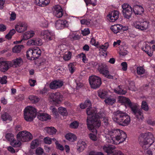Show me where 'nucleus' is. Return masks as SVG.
I'll use <instances>...</instances> for the list:
<instances>
[{
  "label": "nucleus",
  "instance_id": "46",
  "mask_svg": "<svg viewBox=\"0 0 155 155\" xmlns=\"http://www.w3.org/2000/svg\"><path fill=\"white\" fill-rule=\"evenodd\" d=\"M109 46L108 43H106L103 45H100L98 48L101 49L102 50L104 51H106Z\"/></svg>",
  "mask_w": 155,
  "mask_h": 155
},
{
  "label": "nucleus",
  "instance_id": "27",
  "mask_svg": "<svg viewBox=\"0 0 155 155\" xmlns=\"http://www.w3.org/2000/svg\"><path fill=\"white\" fill-rule=\"evenodd\" d=\"M119 101L120 102L124 103L129 106L131 108L134 105H133L129 99L123 96H120L119 97Z\"/></svg>",
  "mask_w": 155,
  "mask_h": 155
},
{
  "label": "nucleus",
  "instance_id": "44",
  "mask_svg": "<svg viewBox=\"0 0 155 155\" xmlns=\"http://www.w3.org/2000/svg\"><path fill=\"white\" fill-rule=\"evenodd\" d=\"M145 70L142 67H137V73L139 75H142L145 72Z\"/></svg>",
  "mask_w": 155,
  "mask_h": 155
},
{
  "label": "nucleus",
  "instance_id": "19",
  "mask_svg": "<svg viewBox=\"0 0 155 155\" xmlns=\"http://www.w3.org/2000/svg\"><path fill=\"white\" fill-rule=\"evenodd\" d=\"M27 44L28 45L41 46L43 44V42L41 39L36 38L29 40L27 41Z\"/></svg>",
  "mask_w": 155,
  "mask_h": 155
},
{
  "label": "nucleus",
  "instance_id": "15",
  "mask_svg": "<svg viewBox=\"0 0 155 155\" xmlns=\"http://www.w3.org/2000/svg\"><path fill=\"white\" fill-rule=\"evenodd\" d=\"M11 61H2L0 62V70L2 72L7 71L10 67H12Z\"/></svg>",
  "mask_w": 155,
  "mask_h": 155
},
{
  "label": "nucleus",
  "instance_id": "63",
  "mask_svg": "<svg viewBox=\"0 0 155 155\" xmlns=\"http://www.w3.org/2000/svg\"><path fill=\"white\" fill-rule=\"evenodd\" d=\"M90 33V31L88 28H85L82 31V34L84 36L87 35Z\"/></svg>",
  "mask_w": 155,
  "mask_h": 155
},
{
  "label": "nucleus",
  "instance_id": "36",
  "mask_svg": "<svg viewBox=\"0 0 155 155\" xmlns=\"http://www.w3.org/2000/svg\"><path fill=\"white\" fill-rule=\"evenodd\" d=\"M24 47V46L22 45H16L13 48L12 51L15 53H19Z\"/></svg>",
  "mask_w": 155,
  "mask_h": 155
},
{
  "label": "nucleus",
  "instance_id": "64",
  "mask_svg": "<svg viewBox=\"0 0 155 155\" xmlns=\"http://www.w3.org/2000/svg\"><path fill=\"white\" fill-rule=\"evenodd\" d=\"M55 143L56 145L57 148L61 150H64V147L62 145L58 143L57 141L55 142Z\"/></svg>",
  "mask_w": 155,
  "mask_h": 155
},
{
  "label": "nucleus",
  "instance_id": "43",
  "mask_svg": "<svg viewBox=\"0 0 155 155\" xmlns=\"http://www.w3.org/2000/svg\"><path fill=\"white\" fill-rule=\"evenodd\" d=\"M26 131H23L19 132L17 135V138L18 139L22 141V139L24 138V136L25 134Z\"/></svg>",
  "mask_w": 155,
  "mask_h": 155
},
{
  "label": "nucleus",
  "instance_id": "10",
  "mask_svg": "<svg viewBox=\"0 0 155 155\" xmlns=\"http://www.w3.org/2000/svg\"><path fill=\"white\" fill-rule=\"evenodd\" d=\"M123 15L126 18L129 19L133 13L132 8L130 5L127 4H124L122 6Z\"/></svg>",
  "mask_w": 155,
  "mask_h": 155
},
{
  "label": "nucleus",
  "instance_id": "45",
  "mask_svg": "<svg viewBox=\"0 0 155 155\" xmlns=\"http://www.w3.org/2000/svg\"><path fill=\"white\" fill-rule=\"evenodd\" d=\"M2 118L3 121H6L7 120H11V118L10 115L7 113H5L2 116Z\"/></svg>",
  "mask_w": 155,
  "mask_h": 155
},
{
  "label": "nucleus",
  "instance_id": "54",
  "mask_svg": "<svg viewBox=\"0 0 155 155\" xmlns=\"http://www.w3.org/2000/svg\"><path fill=\"white\" fill-rule=\"evenodd\" d=\"M50 109L51 110L53 114L55 115L56 117L57 118L58 115V112L57 110L53 106H51Z\"/></svg>",
  "mask_w": 155,
  "mask_h": 155
},
{
  "label": "nucleus",
  "instance_id": "17",
  "mask_svg": "<svg viewBox=\"0 0 155 155\" xmlns=\"http://www.w3.org/2000/svg\"><path fill=\"white\" fill-rule=\"evenodd\" d=\"M52 10L54 15L57 17H61L63 15V10L59 5H57L54 6Z\"/></svg>",
  "mask_w": 155,
  "mask_h": 155
},
{
  "label": "nucleus",
  "instance_id": "9",
  "mask_svg": "<svg viewBox=\"0 0 155 155\" xmlns=\"http://www.w3.org/2000/svg\"><path fill=\"white\" fill-rule=\"evenodd\" d=\"M134 27L140 30L144 31L148 29L150 26L149 22L147 21H136L134 23Z\"/></svg>",
  "mask_w": 155,
  "mask_h": 155
},
{
  "label": "nucleus",
  "instance_id": "40",
  "mask_svg": "<svg viewBox=\"0 0 155 155\" xmlns=\"http://www.w3.org/2000/svg\"><path fill=\"white\" fill-rule=\"evenodd\" d=\"M71 55L72 53L71 52H66L65 53L63 56V59L65 61H68L71 58Z\"/></svg>",
  "mask_w": 155,
  "mask_h": 155
},
{
  "label": "nucleus",
  "instance_id": "53",
  "mask_svg": "<svg viewBox=\"0 0 155 155\" xmlns=\"http://www.w3.org/2000/svg\"><path fill=\"white\" fill-rule=\"evenodd\" d=\"M141 107L145 111H147L149 109V107L147 103L144 101H142Z\"/></svg>",
  "mask_w": 155,
  "mask_h": 155
},
{
  "label": "nucleus",
  "instance_id": "21",
  "mask_svg": "<svg viewBox=\"0 0 155 155\" xmlns=\"http://www.w3.org/2000/svg\"><path fill=\"white\" fill-rule=\"evenodd\" d=\"M63 85V81H55L51 83L49 87L51 89H55L61 87Z\"/></svg>",
  "mask_w": 155,
  "mask_h": 155
},
{
  "label": "nucleus",
  "instance_id": "13",
  "mask_svg": "<svg viewBox=\"0 0 155 155\" xmlns=\"http://www.w3.org/2000/svg\"><path fill=\"white\" fill-rule=\"evenodd\" d=\"M131 109L133 114L139 120H142L143 119L144 117L142 110L139 109L137 106L134 105L132 107Z\"/></svg>",
  "mask_w": 155,
  "mask_h": 155
},
{
  "label": "nucleus",
  "instance_id": "59",
  "mask_svg": "<svg viewBox=\"0 0 155 155\" xmlns=\"http://www.w3.org/2000/svg\"><path fill=\"white\" fill-rule=\"evenodd\" d=\"M41 26L44 28H47L48 26V22L45 19H43L41 24Z\"/></svg>",
  "mask_w": 155,
  "mask_h": 155
},
{
  "label": "nucleus",
  "instance_id": "29",
  "mask_svg": "<svg viewBox=\"0 0 155 155\" xmlns=\"http://www.w3.org/2000/svg\"><path fill=\"white\" fill-rule=\"evenodd\" d=\"M36 4L41 7H44L48 5L50 2L49 0H35Z\"/></svg>",
  "mask_w": 155,
  "mask_h": 155
},
{
  "label": "nucleus",
  "instance_id": "20",
  "mask_svg": "<svg viewBox=\"0 0 155 155\" xmlns=\"http://www.w3.org/2000/svg\"><path fill=\"white\" fill-rule=\"evenodd\" d=\"M119 17V12L117 11L112 12L107 16V18L110 21L113 22L116 21Z\"/></svg>",
  "mask_w": 155,
  "mask_h": 155
},
{
  "label": "nucleus",
  "instance_id": "48",
  "mask_svg": "<svg viewBox=\"0 0 155 155\" xmlns=\"http://www.w3.org/2000/svg\"><path fill=\"white\" fill-rule=\"evenodd\" d=\"M128 87L130 90L133 91L135 89V84L134 81H128Z\"/></svg>",
  "mask_w": 155,
  "mask_h": 155
},
{
  "label": "nucleus",
  "instance_id": "24",
  "mask_svg": "<svg viewBox=\"0 0 155 155\" xmlns=\"http://www.w3.org/2000/svg\"><path fill=\"white\" fill-rule=\"evenodd\" d=\"M115 148V147L113 145L108 144L105 145L103 147V149L104 151L107 153V154H110L113 152V150Z\"/></svg>",
  "mask_w": 155,
  "mask_h": 155
},
{
  "label": "nucleus",
  "instance_id": "1",
  "mask_svg": "<svg viewBox=\"0 0 155 155\" xmlns=\"http://www.w3.org/2000/svg\"><path fill=\"white\" fill-rule=\"evenodd\" d=\"M86 113L88 115L87 120L88 128L89 130L96 133V129L101 125V121L97 118L98 117L99 118L103 117L104 116V113L102 112L101 113H97V109L91 107L87 108Z\"/></svg>",
  "mask_w": 155,
  "mask_h": 155
},
{
  "label": "nucleus",
  "instance_id": "8",
  "mask_svg": "<svg viewBox=\"0 0 155 155\" xmlns=\"http://www.w3.org/2000/svg\"><path fill=\"white\" fill-rule=\"evenodd\" d=\"M40 35L46 41L48 42L53 39L54 33L52 31L46 30L41 31Z\"/></svg>",
  "mask_w": 155,
  "mask_h": 155
},
{
  "label": "nucleus",
  "instance_id": "51",
  "mask_svg": "<svg viewBox=\"0 0 155 155\" xmlns=\"http://www.w3.org/2000/svg\"><path fill=\"white\" fill-rule=\"evenodd\" d=\"M79 126V123L77 121H74L71 123L70 125V127L72 128L76 129Z\"/></svg>",
  "mask_w": 155,
  "mask_h": 155
},
{
  "label": "nucleus",
  "instance_id": "18",
  "mask_svg": "<svg viewBox=\"0 0 155 155\" xmlns=\"http://www.w3.org/2000/svg\"><path fill=\"white\" fill-rule=\"evenodd\" d=\"M15 28L18 32L22 33L27 30V25L25 22H19L15 25Z\"/></svg>",
  "mask_w": 155,
  "mask_h": 155
},
{
  "label": "nucleus",
  "instance_id": "49",
  "mask_svg": "<svg viewBox=\"0 0 155 155\" xmlns=\"http://www.w3.org/2000/svg\"><path fill=\"white\" fill-rule=\"evenodd\" d=\"M15 33V30L14 29H12L5 36V38L8 39H10L12 38V36Z\"/></svg>",
  "mask_w": 155,
  "mask_h": 155
},
{
  "label": "nucleus",
  "instance_id": "62",
  "mask_svg": "<svg viewBox=\"0 0 155 155\" xmlns=\"http://www.w3.org/2000/svg\"><path fill=\"white\" fill-rule=\"evenodd\" d=\"M16 18V14L13 12L11 13L10 15V21H13L15 20Z\"/></svg>",
  "mask_w": 155,
  "mask_h": 155
},
{
  "label": "nucleus",
  "instance_id": "57",
  "mask_svg": "<svg viewBox=\"0 0 155 155\" xmlns=\"http://www.w3.org/2000/svg\"><path fill=\"white\" fill-rule=\"evenodd\" d=\"M7 77L5 76L2 77H0V83L2 84H6L7 83Z\"/></svg>",
  "mask_w": 155,
  "mask_h": 155
},
{
  "label": "nucleus",
  "instance_id": "12",
  "mask_svg": "<svg viewBox=\"0 0 155 155\" xmlns=\"http://www.w3.org/2000/svg\"><path fill=\"white\" fill-rule=\"evenodd\" d=\"M63 96L59 92L55 93H51L49 95V100L51 102H53L54 104L60 103L62 99Z\"/></svg>",
  "mask_w": 155,
  "mask_h": 155
},
{
  "label": "nucleus",
  "instance_id": "7",
  "mask_svg": "<svg viewBox=\"0 0 155 155\" xmlns=\"http://www.w3.org/2000/svg\"><path fill=\"white\" fill-rule=\"evenodd\" d=\"M89 82L91 88L96 89L100 87L101 84V78L96 76H91L89 78Z\"/></svg>",
  "mask_w": 155,
  "mask_h": 155
},
{
  "label": "nucleus",
  "instance_id": "60",
  "mask_svg": "<svg viewBox=\"0 0 155 155\" xmlns=\"http://www.w3.org/2000/svg\"><path fill=\"white\" fill-rule=\"evenodd\" d=\"M43 150L40 147H38L36 150V153L37 155H42L43 153Z\"/></svg>",
  "mask_w": 155,
  "mask_h": 155
},
{
  "label": "nucleus",
  "instance_id": "5",
  "mask_svg": "<svg viewBox=\"0 0 155 155\" xmlns=\"http://www.w3.org/2000/svg\"><path fill=\"white\" fill-rule=\"evenodd\" d=\"M37 111L36 109L32 106L26 107L24 110V118L27 121H31L36 117Z\"/></svg>",
  "mask_w": 155,
  "mask_h": 155
},
{
  "label": "nucleus",
  "instance_id": "32",
  "mask_svg": "<svg viewBox=\"0 0 155 155\" xmlns=\"http://www.w3.org/2000/svg\"><path fill=\"white\" fill-rule=\"evenodd\" d=\"M97 93L98 96L102 99H106L108 96V92L103 90H99Z\"/></svg>",
  "mask_w": 155,
  "mask_h": 155
},
{
  "label": "nucleus",
  "instance_id": "61",
  "mask_svg": "<svg viewBox=\"0 0 155 155\" xmlns=\"http://www.w3.org/2000/svg\"><path fill=\"white\" fill-rule=\"evenodd\" d=\"M81 25H88L90 24V21L88 20L82 19L80 20Z\"/></svg>",
  "mask_w": 155,
  "mask_h": 155
},
{
  "label": "nucleus",
  "instance_id": "3",
  "mask_svg": "<svg viewBox=\"0 0 155 155\" xmlns=\"http://www.w3.org/2000/svg\"><path fill=\"white\" fill-rule=\"evenodd\" d=\"M112 119L114 122L123 126L128 125L130 121V117L128 114L119 110L114 113Z\"/></svg>",
  "mask_w": 155,
  "mask_h": 155
},
{
  "label": "nucleus",
  "instance_id": "47",
  "mask_svg": "<svg viewBox=\"0 0 155 155\" xmlns=\"http://www.w3.org/2000/svg\"><path fill=\"white\" fill-rule=\"evenodd\" d=\"M79 57L81 58L82 61L85 63L87 62L88 59L86 57V55L83 53H82L79 54Z\"/></svg>",
  "mask_w": 155,
  "mask_h": 155
},
{
  "label": "nucleus",
  "instance_id": "41",
  "mask_svg": "<svg viewBox=\"0 0 155 155\" xmlns=\"http://www.w3.org/2000/svg\"><path fill=\"white\" fill-rule=\"evenodd\" d=\"M39 143V141L38 139H36L33 140L31 145V148L34 149L38 146Z\"/></svg>",
  "mask_w": 155,
  "mask_h": 155
},
{
  "label": "nucleus",
  "instance_id": "39",
  "mask_svg": "<svg viewBox=\"0 0 155 155\" xmlns=\"http://www.w3.org/2000/svg\"><path fill=\"white\" fill-rule=\"evenodd\" d=\"M105 103L108 105H112L116 101V100L114 98L108 97L104 100Z\"/></svg>",
  "mask_w": 155,
  "mask_h": 155
},
{
  "label": "nucleus",
  "instance_id": "2",
  "mask_svg": "<svg viewBox=\"0 0 155 155\" xmlns=\"http://www.w3.org/2000/svg\"><path fill=\"white\" fill-rule=\"evenodd\" d=\"M105 132V137L108 143L117 144L124 142L127 137L126 134L119 129H114Z\"/></svg>",
  "mask_w": 155,
  "mask_h": 155
},
{
  "label": "nucleus",
  "instance_id": "14",
  "mask_svg": "<svg viewBox=\"0 0 155 155\" xmlns=\"http://www.w3.org/2000/svg\"><path fill=\"white\" fill-rule=\"evenodd\" d=\"M70 24L71 23L66 20H59L56 22L55 27L57 29H61L69 27Z\"/></svg>",
  "mask_w": 155,
  "mask_h": 155
},
{
  "label": "nucleus",
  "instance_id": "42",
  "mask_svg": "<svg viewBox=\"0 0 155 155\" xmlns=\"http://www.w3.org/2000/svg\"><path fill=\"white\" fill-rule=\"evenodd\" d=\"M28 98L32 103H34L38 102L39 100L38 97L35 96L30 95L29 96Z\"/></svg>",
  "mask_w": 155,
  "mask_h": 155
},
{
  "label": "nucleus",
  "instance_id": "58",
  "mask_svg": "<svg viewBox=\"0 0 155 155\" xmlns=\"http://www.w3.org/2000/svg\"><path fill=\"white\" fill-rule=\"evenodd\" d=\"M52 139L49 137H46L44 138V142L46 144H50L51 143Z\"/></svg>",
  "mask_w": 155,
  "mask_h": 155
},
{
  "label": "nucleus",
  "instance_id": "25",
  "mask_svg": "<svg viewBox=\"0 0 155 155\" xmlns=\"http://www.w3.org/2000/svg\"><path fill=\"white\" fill-rule=\"evenodd\" d=\"M78 148L77 150L79 152H82L86 147V144L85 142L81 140H79L77 143Z\"/></svg>",
  "mask_w": 155,
  "mask_h": 155
},
{
  "label": "nucleus",
  "instance_id": "35",
  "mask_svg": "<svg viewBox=\"0 0 155 155\" xmlns=\"http://www.w3.org/2000/svg\"><path fill=\"white\" fill-rule=\"evenodd\" d=\"M120 86H118L116 88L114 89V91L116 94H124L126 93V91L122 89Z\"/></svg>",
  "mask_w": 155,
  "mask_h": 155
},
{
  "label": "nucleus",
  "instance_id": "22",
  "mask_svg": "<svg viewBox=\"0 0 155 155\" xmlns=\"http://www.w3.org/2000/svg\"><path fill=\"white\" fill-rule=\"evenodd\" d=\"M133 11L135 15H141L144 12V9L141 6L134 5L133 8Z\"/></svg>",
  "mask_w": 155,
  "mask_h": 155
},
{
  "label": "nucleus",
  "instance_id": "56",
  "mask_svg": "<svg viewBox=\"0 0 155 155\" xmlns=\"http://www.w3.org/2000/svg\"><path fill=\"white\" fill-rule=\"evenodd\" d=\"M90 130L94 133V134L93 133H91L89 134V136L90 138L93 141H96L97 140V137L95 134H97V132L96 133H95L94 132L92 131L91 130ZM96 130L97 131V130Z\"/></svg>",
  "mask_w": 155,
  "mask_h": 155
},
{
  "label": "nucleus",
  "instance_id": "37",
  "mask_svg": "<svg viewBox=\"0 0 155 155\" xmlns=\"http://www.w3.org/2000/svg\"><path fill=\"white\" fill-rule=\"evenodd\" d=\"M58 112L61 115L63 116H66L68 114L67 110L65 107H59L58 108Z\"/></svg>",
  "mask_w": 155,
  "mask_h": 155
},
{
  "label": "nucleus",
  "instance_id": "30",
  "mask_svg": "<svg viewBox=\"0 0 155 155\" xmlns=\"http://www.w3.org/2000/svg\"><path fill=\"white\" fill-rule=\"evenodd\" d=\"M122 28L121 25L117 24L112 26L110 28L114 33L117 34L121 31Z\"/></svg>",
  "mask_w": 155,
  "mask_h": 155
},
{
  "label": "nucleus",
  "instance_id": "28",
  "mask_svg": "<svg viewBox=\"0 0 155 155\" xmlns=\"http://www.w3.org/2000/svg\"><path fill=\"white\" fill-rule=\"evenodd\" d=\"M142 50L145 51L150 56H151L153 54V51L150 46L147 45H146L142 48Z\"/></svg>",
  "mask_w": 155,
  "mask_h": 155
},
{
  "label": "nucleus",
  "instance_id": "31",
  "mask_svg": "<svg viewBox=\"0 0 155 155\" xmlns=\"http://www.w3.org/2000/svg\"><path fill=\"white\" fill-rule=\"evenodd\" d=\"M44 130L50 135L54 134L57 132L56 129L53 127H46L44 128Z\"/></svg>",
  "mask_w": 155,
  "mask_h": 155
},
{
  "label": "nucleus",
  "instance_id": "11",
  "mask_svg": "<svg viewBox=\"0 0 155 155\" xmlns=\"http://www.w3.org/2000/svg\"><path fill=\"white\" fill-rule=\"evenodd\" d=\"M98 70L99 72L104 75L105 77L110 78H113V76L109 74L107 70V66L105 64H99L98 65Z\"/></svg>",
  "mask_w": 155,
  "mask_h": 155
},
{
  "label": "nucleus",
  "instance_id": "38",
  "mask_svg": "<svg viewBox=\"0 0 155 155\" xmlns=\"http://www.w3.org/2000/svg\"><path fill=\"white\" fill-rule=\"evenodd\" d=\"M10 144L14 147H18L21 146V143L20 141L14 139L10 142Z\"/></svg>",
  "mask_w": 155,
  "mask_h": 155
},
{
  "label": "nucleus",
  "instance_id": "55",
  "mask_svg": "<svg viewBox=\"0 0 155 155\" xmlns=\"http://www.w3.org/2000/svg\"><path fill=\"white\" fill-rule=\"evenodd\" d=\"M68 68L69 70L71 73L72 74L73 73L75 70V68L74 64H70L68 65Z\"/></svg>",
  "mask_w": 155,
  "mask_h": 155
},
{
  "label": "nucleus",
  "instance_id": "26",
  "mask_svg": "<svg viewBox=\"0 0 155 155\" xmlns=\"http://www.w3.org/2000/svg\"><path fill=\"white\" fill-rule=\"evenodd\" d=\"M12 67H17L20 66L23 63L21 58L20 57L16 58L11 61Z\"/></svg>",
  "mask_w": 155,
  "mask_h": 155
},
{
  "label": "nucleus",
  "instance_id": "4",
  "mask_svg": "<svg viewBox=\"0 0 155 155\" xmlns=\"http://www.w3.org/2000/svg\"><path fill=\"white\" fill-rule=\"evenodd\" d=\"M140 144L143 149L147 150L154 142V137L150 132L142 133L139 137Z\"/></svg>",
  "mask_w": 155,
  "mask_h": 155
},
{
  "label": "nucleus",
  "instance_id": "52",
  "mask_svg": "<svg viewBox=\"0 0 155 155\" xmlns=\"http://www.w3.org/2000/svg\"><path fill=\"white\" fill-rule=\"evenodd\" d=\"M6 139L10 142L14 139V135L12 133H8L5 136Z\"/></svg>",
  "mask_w": 155,
  "mask_h": 155
},
{
  "label": "nucleus",
  "instance_id": "23",
  "mask_svg": "<svg viewBox=\"0 0 155 155\" xmlns=\"http://www.w3.org/2000/svg\"><path fill=\"white\" fill-rule=\"evenodd\" d=\"M38 118L39 120L42 121H46L51 119L50 116L48 114L40 112L38 113Z\"/></svg>",
  "mask_w": 155,
  "mask_h": 155
},
{
  "label": "nucleus",
  "instance_id": "16",
  "mask_svg": "<svg viewBox=\"0 0 155 155\" xmlns=\"http://www.w3.org/2000/svg\"><path fill=\"white\" fill-rule=\"evenodd\" d=\"M35 34L34 31L32 30H30L25 32L23 35V36L20 40L16 41V43H20L23 40H27L28 39L33 37Z\"/></svg>",
  "mask_w": 155,
  "mask_h": 155
},
{
  "label": "nucleus",
  "instance_id": "50",
  "mask_svg": "<svg viewBox=\"0 0 155 155\" xmlns=\"http://www.w3.org/2000/svg\"><path fill=\"white\" fill-rule=\"evenodd\" d=\"M86 4L87 5L88 4L92 5L93 6H95L97 4V0H84Z\"/></svg>",
  "mask_w": 155,
  "mask_h": 155
},
{
  "label": "nucleus",
  "instance_id": "6",
  "mask_svg": "<svg viewBox=\"0 0 155 155\" xmlns=\"http://www.w3.org/2000/svg\"><path fill=\"white\" fill-rule=\"evenodd\" d=\"M41 51L38 47H35L29 49L27 51V58L31 60L37 59L41 55Z\"/></svg>",
  "mask_w": 155,
  "mask_h": 155
},
{
  "label": "nucleus",
  "instance_id": "34",
  "mask_svg": "<svg viewBox=\"0 0 155 155\" xmlns=\"http://www.w3.org/2000/svg\"><path fill=\"white\" fill-rule=\"evenodd\" d=\"M25 134L22 139V142H27L33 139V136L29 132L26 131Z\"/></svg>",
  "mask_w": 155,
  "mask_h": 155
},
{
  "label": "nucleus",
  "instance_id": "33",
  "mask_svg": "<svg viewBox=\"0 0 155 155\" xmlns=\"http://www.w3.org/2000/svg\"><path fill=\"white\" fill-rule=\"evenodd\" d=\"M65 137L67 140L71 142H74L77 139L76 135L71 133L67 134L65 135Z\"/></svg>",
  "mask_w": 155,
  "mask_h": 155
}]
</instances>
